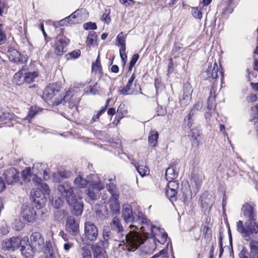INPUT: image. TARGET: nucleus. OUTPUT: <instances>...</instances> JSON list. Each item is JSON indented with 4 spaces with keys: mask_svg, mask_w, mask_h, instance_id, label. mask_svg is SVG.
I'll list each match as a JSON object with an SVG mask.
<instances>
[{
    "mask_svg": "<svg viewBox=\"0 0 258 258\" xmlns=\"http://www.w3.org/2000/svg\"><path fill=\"white\" fill-rule=\"evenodd\" d=\"M137 219V225L138 226L141 225V227H138V229L135 228L127 233L125 240L122 241L128 251H134L143 244L145 240L150 237L155 226L141 212H138Z\"/></svg>",
    "mask_w": 258,
    "mask_h": 258,
    "instance_id": "1",
    "label": "nucleus"
},
{
    "mask_svg": "<svg viewBox=\"0 0 258 258\" xmlns=\"http://www.w3.org/2000/svg\"><path fill=\"white\" fill-rule=\"evenodd\" d=\"M30 239V245L34 247L36 251H42L49 255L50 258H56L57 252L52 248L51 242L50 241H46L44 243V239L40 232H33Z\"/></svg>",
    "mask_w": 258,
    "mask_h": 258,
    "instance_id": "2",
    "label": "nucleus"
},
{
    "mask_svg": "<svg viewBox=\"0 0 258 258\" xmlns=\"http://www.w3.org/2000/svg\"><path fill=\"white\" fill-rule=\"evenodd\" d=\"M37 187L31 191L32 202L38 209L42 208L47 202V198L50 193V189L47 184L42 182L35 183Z\"/></svg>",
    "mask_w": 258,
    "mask_h": 258,
    "instance_id": "3",
    "label": "nucleus"
},
{
    "mask_svg": "<svg viewBox=\"0 0 258 258\" xmlns=\"http://www.w3.org/2000/svg\"><path fill=\"white\" fill-rule=\"evenodd\" d=\"M236 229L245 240L249 241L251 237L258 235V219L245 221L244 225L239 220L236 223Z\"/></svg>",
    "mask_w": 258,
    "mask_h": 258,
    "instance_id": "4",
    "label": "nucleus"
},
{
    "mask_svg": "<svg viewBox=\"0 0 258 258\" xmlns=\"http://www.w3.org/2000/svg\"><path fill=\"white\" fill-rule=\"evenodd\" d=\"M56 191L57 194L65 199L68 204H72L75 201L74 187L70 183L65 181L59 183L56 187Z\"/></svg>",
    "mask_w": 258,
    "mask_h": 258,
    "instance_id": "5",
    "label": "nucleus"
},
{
    "mask_svg": "<svg viewBox=\"0 0 258 258\" xmlns=\"http://www.w3.org/2000/svg\"><path fill=\"white\" fill-rule=\"evenodd\" d=\"M122 217L126 224H130L129 227L131 229L135 228L138 229V219H137L138 214L133 213L132 207L128 204L123 205L122 210Z\"/></svg>",
    "mask_w": 258,
    "mask_h": 258,
    "instance_id": "6",
    "label": "nucleus"
},
{
    "mask_svg": "<svg viewBox=\"0 0 258 258\" xmlns=\"http://www.w3.org/2000/svg\"><path fill=\"white\" fill-rule=\"evenodd\" d=\"M28 242V237L23 238L20 237H12L4 240L2 243L3 248L10 251H14L21 246L22 243Z\"/></svg>",
    "mask_w": 258,
    "mask_h": 258,
    "instance_id": "7",
    "label": "nucleus"
},
{
    "mask_svg": "<svg viewBox=\"0 0 258 258\" xmlns=\"http://www.w3.org/2000/svg\"><path fill=\"white\" fill-rule=\"evenodd\" d=\"M32 173L34 174L37 180L40 182L43 178L44 180H48L50 178V170L47 169L44 164L36 163H34L31 168Z\"/></svg>",
    "mask_w": 258,
    "mask_h": 258,
    "instance_id": "8",
    "label": "nucleus"
},
{
    "mask_svg": "<svg viewBox=\"0 0 258 258\" xmlns=\"http://www.w3.org/2000/svg\"><path fill=\"white\" fill-rule=\"evenodd\" d=\"M110 226L112 230L117 232L118 239L115 240L120 241L121 242L119 244V246H123V247L122 248L124 249L125 245L122 241L125 240V236L126 234H123L122 233V232L124 231V229L119 218L116 216L114 217L110 223Z\"/></svg>",
    "mask_w": 258,
    "mask_h": 258,
    "instance_id": "9",
    "label": "nucleus"
},
{
    "mask_svg": "<svg viewBox=\"0 0 258 258\" xmlns=\"http://www.w3.org/2000/svg\"><path fill=\"white\" fill-rule=\"evenodd\" d=\"M249 252L245 247H242L239 256L240 258H258V241L252 239L249 240Z\"/></svg>",
    "mask_w": 258,
    "mask_h": 258,
    "instance_id": "10",
    "label": "nucleus"
},
{
    "mask_svg": "<svg viewBox=\"0 0 258 258\" xmlns=\"http://www.w3.org/2000/svg\"><path fill=\"white\" fill-rule=\"evenodd\" d=\"M98 228L91 221H86L84 223V236L86 239L90 241L96 240L98 236Z\"/></svg>",
    "mask_w": 258,
    "mask_h": 258,
    "instance_id": "11",
    "label": "nucleus"
},
{
    "mask_svg": "<svg viewBox=\"0 0 258 258\" xmlns=\"http://www.w3.org/2000/svg\"><path fill=\"white\" fill-rule=\"evenodd\" d=\"M241 214L245 221L257 219V212L254 204L244 203L241 207Z\"/></svg>",
    "mask_w": 258,
    "mask_h": 258,
    "instance_id": "12",
    "label": "nucleus"
},
{
    "mask_svg": "<svg viewBox=\"0 0 258 258\" xmlns=\"http://www.w3.org/2000/svg\"><path fill=\"white\" fill-rule=\"evenodd\" d=\"M70 40L64 36L57 37L54 44V52L57 55H61L67 51V47Z\"/></svg>",
    "mask_w": 258,
    "mask_h": 258,
    "instance_id": "13",
    "label": "nucleus"
},
{
    "mask_svg": "<svg viewBox=\"0 0 258 258\" xmlns=\"http://www.w3.org/2000/svg\"><path fill=\"white\" fill-rule=\"evenodd\" d=\"M221 66H218L217 62L209 63L206 71L204 73V77L206 79L211 80L216 79L218 76V74H222L220 71V68Z\"/></svg>",
    "mask_w": 258,
    "mask_h": 258,
    "instance_id": "14",
    "label": "nucleus"
},
{
    "mask_svg": "<svg viewBox=\"0 0 258 258\" xmlns=\"http://www.w3.org/2000/svg\"><path fill=\"white\" fill-rule=\"evenodd\" d=\"M21 215L24 220L30 223L34 222L36 219V212L31 206H23Z\"/></svg>",
    "mask_w": 258,
    "mask_h": 258,
    "instance_id": "15",
    "label": "nucleus"
},
{
    "mask_svg": "<svg viewBox=\"0 0 258 258\" xmlns=\"http://www.w3.org/2000/svg\"><path fill=\"white\" fill-rule=\"evenodd\" d=\"M150 235L153 236L152 238L153 241L155 243V241H157L162 244L166 242L168 237L167 233L165 232L163 229L157 226H154Z\"/></svg>",
    "mask_w": 258,
    "mask_h": 258,
    "instance_id": "16",
    "label": "nucleus"
},
{
    "mask_svg": "<svg viewBox=\"0 0 258 258\" xmlns=\"http://www.w3.org/2000/svg\"><path fill=\"white\" fill-rule=\"evenodd\" d=\"M60 88L59 83L49 84L44 90L42 97L46 100H51L59 93Z\"/></svg>",
    "mask_w": 258,
    "mask_h": 258,
    "instance_id": "17",
    "label": "nucleus"
},
{
    "mask_svg": "<svg viewBox=\"0 0 258 258\" xmlns=\"http://www.w3.org/2000/svg\"><path fill=\"white\" fill-rule=\"evenodd\" d=\"M3 175L8 184L14 185L20 179L19 172L14 168H10L6 170Z\"/></svg>",
    "mask_w": 258,
    "mask_h": 258,
    "instance_id": "18",
    "label": "nucleus"
},
{
    "mask_svg": "<svg viewBox=\"0 0 258 258\" xmlns=\"http://www.w3.org/2000/svg\"><path fill=\"white\" fill-rule=\"evenodd\" d=\"M66 229L70 234L76 236L79 232V223L73 216H69L66 220Z\"/></svg>",
    "mask_w": 258,
    "mask_h": 258,
    "instance_id": "19",
    "label": "nucleus"
},
{
    "mask_svg": "<svg viewBox=\"0 0 258 258\" xmlns=\"http://www.w3.org/2000/svg\"><path fill=\"white\" fill-rule=\"evenodd\" d=\"M87 185L88 187H95L99 189L104 188V184L100 181L99 177L97 174H90L87 176Z\"/></svg>",
    "mask_w": 258,
    "mask_h": 258,
    "instance_id": "20",
    "label": "nucleus"
},
{
    "mask_svg": "<svg viewBox=\"0 0 258 258\" xmlns=\"http://www.w3.org/2000/svg\"><path fill=\"white\" fill-rule=\"evenodd\" d=\"M20 251L25 258H33L35 249L30 245L29 242L22 243L20 246Z\"/></svg>",
    "mask_w": 258,
    "mask_h": 258,
    "instance_id": "21",
    "label": "nucleus"
},
{
    "mask_svg": "<svg viewBox=\"0 0 258 258\" xmlns=\"http://www.w3.org/2000/svg\"><path fill=\"white\" fill-rule=\"evenodd\" d=\"M32 172V170L30 167H26L24 170H23L21 174L24 181L25 182H29L32 180L34 183H40V181L37 180L34 174H33Z\"/></svg>",
    "mask_w": 258,
    "mask_h": 258,
    "instance_id": "22",
    "label": "nucleus"
},
{
    "mask_svg": "<svg viewBox=\"0 0 258 258\" xmlns=\"http://www.w3.org/2000/svg\"><path fill=\"white\" fill-rule=\"evenodd\" d=\"M81 10L78 9L74 13H73L69 16L61 20L58 23L61 26L67 25L68 24H72L75 23L76 22L75 19L77 18V16L81 15Z\"/></svg>",
    "mask_w": 258,
    "mask_h": 258,
    "instance_id": "23",
    "label": "nucleus"
},
{
    "mask_svg": "<svg viewBox=\"0 0 258 258\" xmlns=\"http://www.w3.org/2000/svg\"><path fill=\"white\" fill-rule=\"evenodd\" d=\"M203 181V175L202 174H194L190 181L191 186L192 187L193 191L196 194L200 188Z\"/></svg>",
    "mask_w": 258,
    "mask_h": 258,
    "instance_id": "24",
    "label": "nucleus"
},
{
    "mask_svg": "<svg viewBox=\"0 0 258 258\" xmlns=\"http://www.w3.org/2000/svg\"><path fill=\"white\" fill-rule=\"evenodd\" d=\"M75 201L74 203L69 205L73 207L72 213L74 215L77 216H80L82 215L83 211V202L81 200H78L76 198V196L75 197Z\"/></svg>",
    "mask_w": 258,
    "mask_h": 258,
    "instance_id": "25",
    "label": "nucleus"
},
{
    "mask_svg": "<svg viewBox=\"0 0 258 258\" xmlns=\"http://www.w3.org/2000/svg\"><path fill=\"white\" fill-rule=\"evenodd\" d=\"M119 196L111 197L109 200V207L113 214L120 213V205L118 202Z\"/></svg>",
    "mask_w": 258,
    "mask_h": 258,
    "instance_id": "26",
    "label": "nucleus"
},
{
    "mask_svg": "<svg viewBox=\"0 0 258 258\" xmlns=\"http://www.w3.org/2000/svg\"><path fill=\"white\" fill-rule=\"evenodd\" d=\"M8 55L10 60L17 63H21L23 59L21 57V54L17 50L10 47L8 50Z\"/></svg>",
    "mask_w": 258,
    "mask_h": 258,
    "instance_id": "27",
    "label": "nucleus"
},
{
    "mask_svg": "<svg viewBox=\"0 0 258 258\" xmlns=\"http://www.w3.org/2000/svg\"><path fill=\"white\" fill-rule=\"evenodd\" d=\"M200 135V132L198 128H192L188 132V136L191 142L192 145L194 147H198L200 142L198 138Z\"/></svg>",
    "mask_w": 258,
    "mask_h": 258,
    "instance_id": "28",
    "label": "nucleus"
},
{
    "mask_svg": "<svg viewBox=\"0 0 258 258\" xmlns=\"http://www.w3.org/2000/svg\"><path fill=\"white\" fill-rule=\"evenodd\" d=\"M102 190L95 187H88L86 189L85 193L91 200L96 201L99 198Z\"/></svg>",
    "mask_w": 258,
    "mask_h": 258,
    "instance_id": "29",
    "label": "nucleus"
},
{
    "mask_svg": "<svg viewBox=\"0 0 258 258\" xmlns=\"http://www.w3.org/2000/svg\"><path fill=\"white\" fill-rule=\"evenodd\" d=\"M136 78V75L135 74H133L129 80H128L126 86L123 87L122 89L118 90V93L120 95H128L132 93L131 92V86Z\"/></svg>",
    "mask_w": 258,
    "mask_h": 258,
    "instance_id": "30",
    "label": "nucleus"
},
{
    "mask_svg": "<svg viewBox=\"0 0 258 258\" xmlns=\"http://www.w3.org/2000/svg\"><path fill=\"white\" fill-rule=\"evenodd\" d=\"M102 239L99 241V243L104 248H108L109 246V240L111 238V232L109 230L103 231Z\"/></svg>",
    "mask_w": 258,
    "mask_h": 258,
    "instance_id": "31",
    "label": "nucleus"
},
{
    "mask_svg": "<svg viewBox=\"0 0 258 258\" xmlns=\"http://www.w3.org/2000/svg\"><path fill=\"white\" fill-rule=\"evenodd\" d=\"M91 249L93 252L94 258H104V256L102 253V246L98 242L91 245Z\"/></svg>",
    "mask_w": 258,
    "mask_h": 258,
    "instance_id": "32",
    "label": "nucleus"
},
{
    "mask_svg": "<svg viewBox=\"0 0 258 258\" xmlns=\"http://www.w3.org/2000/svg\"><path fill=\"white\" fill-rule=\"evenodd\" d=\"M178 172L173 166L169 167L165 172V177L167 181L173 180L176 179Z\"/></svg>",
    "mask_w": 258,
    "mask_h": 258,
    "instance_id": "33",
    "label": "nucleus"
},
{
    "mask_svg": "<svg viewBox=\"0 0 258 258\" xmlns=\"http://www.w3.org/2000/svg\"><path fill=\"white\" fill-rule=\"evenodd\" d=\"M74 184L78 188H86L87 186V177L86 178H84L79 175L75 179Z\"/></svg>",
    "mask_w": 258,
    "mask_h": 258,
    "instance_id": "34",
    "label": "nucleus"
},
{
    "mask_svg": "<svg viewBox=\"0 0 258 258\" xmlns=\"http://www.w3.org/2000/svg\"><path fill=\"white\" fill-rule=\"evenodd\" d=\"M41 111V109L36 106H31L29 108V112L27 114V115L24 118V119L28 120L29 122H30L31 120L40 111Z\"/></svg>",
    "mask_w": 258,
    "mask_h": 258,
    "instance_id": "35",
    "label": "nucleus"
},
{
    "mask_svg": "<svg viewBox=\"0 0 258 258\" xmlns=\"http://www.w3.org/2000/svg\"><path fill=\"white\" fill-rule=\"evenodd\" d=\"M158 134L155 131H151L149 133L148 141L150 145L155 147L158 141Z\"/></svg>",
    "mask_w": 258,
    "mask_h": 258,
    "instance_id": "36",
    "label": "nucleus"
},
{
    "mask_svg": "<svg viewBox=\"0 0 258 258\" xmlns=\"http://www.w3.org/2000/svg\"><path fill=\"white\" fill-rule=\"evenodd\" d=\"M37 72H28L25 74L23 78L24 82L27 83H31L34 81V80L38 77Z\"/></svg>",
    "mask_w": 258,
    "mask_h": 258,
    "instance_id": "37",
    "label": "nucleus"
},
{
    "mask_svg": "<svg viewBox=\"0 0 258 258\" xmlns=\"http://www.w3.org/2000/svg\"><path fill=\"white\" fill-rule=\"evenodd\" d=\"M96 41L97 35L96 32L93 31L90 32L87 38V45L89 47H90L91 46H93L95 44Z\"/></svg>",
    "mask_w": 258,
    "mask_h": 258,
    "instance_id": "38",
    "label": "nucleus"
},
{
    "mask_svg": "<svg viewBox=\"0 0 258 258\" xmlns=\"http://www.w3.org/2000/svg\"><path fill=\"white\" fill-rule=\"evenodd\" d=\"M110 100V98H108L106 101L105 106L102 107L99 111H97L96 114L94 115L91 120V123L96 121L99 118L100 115L105 111L106 109L109 104Z\"/></svg>",
    "mask_w": 258,
    "mask_h": 258,
    "instance_id": "39",
    "label": "nucleus"
},
{
    "mask_svg": "<svg viewBox=\"0 0 258 258\" xmlns=\"http://www.w3.org/2000/svg\"><path fill=\"white\" fill-rule=\"evenodd\" d=\"M14 118V114L0 108V121L12 120Z\"/></svg>",
    "mask_w": 258,
    "mask_h": 258,
    "instance_id": "40",
    "label": "nucleus"
},
{
    "mask_svg": "<svg viewBox=\"0 0 258 258\" xmlns=\"http://www.w3.org/2000/svg\"><path fill=\"white\" fill-rule=\"evenodd\" d=\"M26 66H25V68ZM25 70V68L23 67L21 70L19 71L18 73H16L14 76L13 80L17 85L21 84L23 81V77L22 76L23 71Z\"/></svg>",
    "mask_w": 258,
    "mask_h": 258,
    "instance_id": "41",
    "label": "nucleus"
},
{
    "mask_svg": "<svg viewBox=\"0 0 258 258\" xmlns=\"http://www.w3.org/2000/svg\"><path fill=\"white\" fill-rule=\"evenodd\" d=\"M191 14L192 16L196 18L201 19L203 16V8L199 5L198 7L192 8L191 9Z\"/></svg>",
    "mask_w": 258,
    "mask_h": 258,
    "instance_id": "42",
    "label": "nucleus"
},
{
    "mask_svg": "<svg viewBox=\"0 0 258 258\" xmlns=\"http://www.w3.org/2000/svg\"><path fill=\"white\" fill-rule=\"evenodd\" d=\"M126 35H124L122 32L119 33L116 38L117 44L120 46L121 49H123L125 47Z\"/></svg>",
    "mask_w": 258,
    "mask_h": 258,
    "instance_id": "43",
    "label": "nucleus"
},
{
    "mask_svg": "<svg viewBox=\"0 0 258 258\" xmlns=\"http://www.w3.org/2000/svg\"><path fill=\"white\" fill-rule=\"evenodd\" d=\"M135 167L137 171L142 177L145 176L149 173V169L146 166L143 165H139L138 163L135 164Z\"/></svg>",
    "mask_w": 258,
    "mask_h": 258,
    "instance_id": "44",
    "label": "nucleus"
},
{
    "mask_svg": "<svg viewBox=\"0 0 258 258\" xmlns=\"http://www.w3.org/2000/svg\"><path fill=\"white\" fill-rule=\"evenodd\" d=\"M108 191L110 192L111 197L119 196L118 191L116 188L115 185L113 183H109L106 184Z\"/></svg>",
    "mask_w": 258,
    "mask_h": 258,
    "instance_id": "45",
    "label": "nucleus"
},
{
    "mask_svg": "<svg viewBox=\"0 0 258 258\" xmlns=\"http://www.w3.org/2000/svg\"><path fill=\"white\" fill-rule=\"evenodd\" d=\"M177 194L176 190L173 188L170 189V188H166V197L171 201H175L176 199V195Z\"/></svg>",
    "mask_w": 258,
    "mask_h": 258,
    "instance_id": "46",
    "label": "nucleus"
},
{
    "mask_svg": "<svg viewBox=\"0 0 258 258\" xmlns=\"http://www.w3.org/2000/svg\"><path fill=\"white\" fill-rule=\"evenodd\" d=\"M213 93L215 94V90L214 89H211L210 91V95L208 99V108L209 110H212L215 107L214 101H215V96H212Z\"/></svg>",
    "mask_w": 258,
    "mask_h": 258,
    "instance_id": "47",
    "label": "nucleus"
},
{
    "mask_svg": "<svg viewBox=\"0 0 258 258\" xmlns=\"http://www.w3.org/2000/svg\"><path fill=\"white\" fill-rule=\"evenodd\" d=\"M72 93L71 91H68L66 95L63 96V98L61 99L60 100H56L53 102V104L54 105H58V104L62 103L63 102H66L68 101H69V99H70V96H72L71 95Z\"/></svg>",
    "mask_w": 258,
    "mask_h": 258,
    "instance_id": "48",
    "label": "nucleus"
},
{
    "mask_svg": "<svg viewBox=\"0 0 258 258\" xmlns=\"http://www.w3.org/2000/svg\"><path fill=\"white\" fill-rule=\"evenodd\" d=\"M81 258H92L91 251L86 246L81 248Z\"/></svg>",
    "mask_w": 258,
    "mask_h": 258,
    "instance_id": "49",
    "label": "nucleus"
},
{
    "mask_svg": "<svg viewBox=\"0 0 258 258\" xmlns=\"http://www.w3.org/2000/svg\"><path fill=\"white\" fill-rule=\"evenodd\" d=\"M92 69L93 71L95 72H100L101 71V64L100 60L99 59V55L98 56L95 62L92 63Z\"/></svg>",
    "mask_w": 258,
    "mask_h": 258,
    "instance_id": "50",
    "label": "nucleus"
},
{
    "mask_svg": "<svg viewBox=\"0 0 258 258\" xmlns=\"http://www.w3.org/2000/svg\"><path fill=\"white\" fill-rule=\"evenodd\" d=\"M127 110L126 108V106L125 104H120L117 110V113L121 116L123 117L124 115L127 114Z\"/></svg>",
    "mask_w": 258,
    "mask_h": 258,
    "instance_id": "51",
    "label": "nucleus"
},
{
    "mask_svg": "<svg viewBox=\"0 0 258 258\" xmlns=\"http://www.w3.org/2000/svg\"><path fill=\"white\" fill-rule=\"evenodd\" d=\"M236 5L235 3L233 2V0H230L228 4V6L225 8L224 13L225 14H230L233 10V8Z\"/></svg>",
    "mask_w": 258,
    "mask_h": 258,
    "instance_id": "52",
    "label": "nucleus"
},
{
    "mask_svg": "<svg viewBox=\"0 0 258 258\" xmlns=\"http://www.w3.org/2000/svg\"><path fill=\"white\" fill-rule=\"evenodd\" d=\"M110 14V11L109 10L106 9L104 13L101 17V20L104 21L105 23L108 24L110 22V18L109 17Z\"/></svg>",
    "mask_w": 258,
    "mask_h": 258,
    "instance_id": "53",
    "label": "nucleus"
},
{
    "mask_svg": "<svg viewBox=\"0 0 258 258\" xmlns=\"http://www.w3.org/2000/svg\"><path fill=\"white\" fill-rule=\"evenodd\" d=\"M191 97L190 95H189V94H188L187 96L182 95L181 98L180 99V103L184 106H186L189 104L191 100Z\"/></svg>",
    "mask_w": 258,
    "mask_h": 258,
    "instance_id": "54",
    "label": "nucleus"
},
{
    "mask_svg": "<svg viewBox=\"0 0 258 258\" xmlns=\"http://www.w3.org/2000/svg\"><path fill=\"white\" fill-rule=\"evenodd\" d=\"M83 27L85 30H96L97 28L96 23L91 22L85 23Z\"/></svg>",
    "mask_w": 258,
    "mask_h": 258,
    "instance_id": "55",
    "label": "nucleus"
},
{
    "mask_svg": "<svg viewBox=\"0 0 258 258\" xmlns=\"http://www.w3.org/2000/svg\"><path fill=\"white\" fill-rule=\"evenodd\" d=\"M57 172L58 173L62 180L63 179H66L70 177L72 175V172L68 170L59 171Z\"/></svg>",
    "mask_w": 258,
    "mask_h": 258,
    "instance_id": "56",
    "label": "nucleus"
},
{
    "mask_svg": "<svg viewBox=\"0 0 258 258\" xmlns=\"http://www.w3.org/2000/svg\"><path fill=\"white\" fill-rule=\"evenodd\" d=\"M246 100L248 103L255 102L258 100V95L250 94L246 97Z\"/></svg>",
    "mask_w": 258,
    "mask_h": 258,
    "instance_id": "57",
    "label": "nucleus"
},
{
    "mask_svg": "<svg viewBox=\"0 0 258 258\" xmlns=\"http://www.w3.org/2000/svg\"><path fill=\"white\" fill-rule=\"evenodd\" d=\"M9 232V228L6 224H4L0 226V235H6Z\"/></svg>",
    "mask_w": 258,
    "mask_h": 258,
    "instance_id": "58",
    "label": "nucleus"
},
{
    "mask_svg": "<svg viewBox=\"0 0 258 258\" xmlns=\"http://www.w3.org/2000/svg\"><path fill=\"white\" fill-rule=\"evenodd\" d=\"M202 107V102L201 101H198L197 102L195 105L194 106L192 109L190 110L189 116L193 114V112L195 111H197L200 109Z\"/></svg>",
    "mask_w": 258,
    "mask_h": 258,
    "instance_id": "59",
    "label": "nucleus"
},
{
    "mask_svg": "<svg viewBox=\"0 0 258 258\" xmlns=\"http://www.w3.org/2000/svg\"><path fill=\"white\" fill-rule=\"evenodd\" d=\"M168 183L167 186V188L172 189L173 188L174 190H176V189L178 188V184L176 182V181L173 180L171 181H168Z\"/></svg>",
    "mask_w": 258,
    "mask_h": 258,
    "instance_id": "60",
    "label": "nucleus"
},
{
    "mask_svg": "<svg viewBox=\"0 0 258 258\" xmlns=\"http://www.w3.org/2000/svg\"><path fill=\"white\" fill-rule=\"evenodd\" d=\"M192 92V90L191 89L190 85L189 84L186 85L184 87L183 95L187 96L188 94H189V95H190V96L191 97Z\"/></svg>",
    "mask_w": 258,
    "mask_h": 258,
    "instance_id": "61",
    "label": "nucleus"
},
{
    "mask_svg": "<svg viewBox=\"0 0 258 258\" xmlns=\"http://www.w3.org/2000/svg\"><path fill=\"white\" fill-rule=\"evenodd\" d=\"M125 49H126V47H124V48L122 50L121 49V48L119 49L120 56L122 61L123 62L124 64H125V61L127 59V55L125 53Z\"/></svg>",
    "mask_w": 258,
    "mask_h": 258,
    "instance_id": "62",
    "label": "nucleus"
},
{
    "mask_svg": "<svg viewBox=\"0 0 258 258\" xmlns=\"http://www.w3.org/2000/svg\"><path fill=\"white\" fill-rule=\"evenodd\" d=\"M13 228L16 230L19 231L24 227L23 224L20 221H16L13 225Z\"/></svg>",
    "mask_w": 258,
    "mask_h": 258,
    "instance_id": "63",
    "label": "nucleus"
},
{
    "mask_svg": "<svg viewBox=\"0 0 258 258\" xmlns=\"http://www.w3.org/2000/svg\"><path fill=\"white\" fill-rule=\"evenodd\" d=\"M251 114L254 118L258 117V104L251 107Z\"/></svg>",
    "mask_w": 258,
    "mask_h": 258,
    "instance_id": "64",
    "label": "nucleus"
}]
</instances>
